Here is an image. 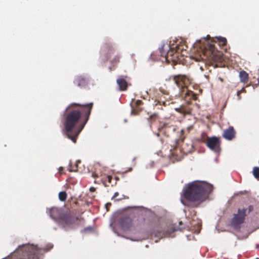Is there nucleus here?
<instances>
[{
	"label": "nucleus",
	"instance_id": "1",
	"mask_svg": "<svg viewBox=\"0 0 259 259\" xmlns=\"http://www.w3.org/2000/svg\"><path fill=\"white\" fill-rule=\"evenodd\" d=\"M93 106V103H73L66 108L64 114V134L74 143L89 120Z\"/></svg>",
	"mask_w": 259,
	"mask_h": 259
},
{
	"label": "nucleus",
	"instance_id": "2",
	"mask_svg": "<svg viewBox=\"0 0 259 259\" xmlns=\"http://www.w3.org/2000/svg\"><path fill=\"white\" fill-rule=\"evenodd\" d=\"M171 78L179 89V95L187 101L186 104L176 108V111L184 115L191 114L192 109L190 106L191 101L192 100H197L198 98L196 94L188 89V87L191 83L192 79L189 75L185 74L175 75Z\"/></svg>",
	"mask_w": 259,
	"mask_h": 259
},
{
	"label": "nucleus",
	"instance_id": "3",
	"mask_svg": "<svg viewBox=\"0 0 259 259\" xmlns=\"http://www.w3.org/2000/svg\"><path fill=\"white\" fill-rule=\"evenodd\" d=\"M213 189L212 185L202 182H193L183 190L182 194L181 202L186 205L184 200L192 202H198L199 204L204 201Z\"/></svg>",
	"mask_w": 259,
	"mask_h": 259
},
{
	"label": "nucleus",
	"instance_id": "4",
	"mask_svg": "<svg viewBox=\"0 0 259 259\" xmlns=\"http://www.w3.org/2000/svg\"><path fill=\"white\" fill-rule=\"evenodd\" d=\"M187 47L183 44L163 45L160 49V55L164 56L166 61L174 62H178L180 56H184L186 53Z\"/></svg>",
	"mask_w": 259,
	"mask_h": 259
},
{
	"label": "nucleus",
	"instance_id": "5",
	"mask_svg": "<svg viewBox=\"0 0 259 259\" xmlns=\"http://www.w3.org/2000/svg\"><path fill=\"white\" fill-rule=\"evenodd\" d=\"M101 57L104 62L109 61L113 67L120 62V55L109 43L105 44L101 48Z\"/></svg>",
	"mask_w": 259,
	"mask_h": 259
},
{
	"label": "nucleus",
	"instance_id": "6",
	"mask_svg": "<svg viewBox=\"0 0 259 259\" xmlns=\"http://www.w3.org/2000/svg\"><path fill=\"white\" fill-rule=\"evenodd\" d=\"M82 220L72 212L68 211L62 214L59 220V224L66 229H75L78 227Z\"/></svg>",
	"mask_w": 259,
	"mask_h": 259
},
{
	"label": "nucleus",
	"instance_id": "7",
	"mask_svg": "<svg viewBox=\"0 0 259 259\" xmlns=\"http://www.w3.org/2000/svg\"><path fill=\"white\" fill-rule=\"evenodd\" d=\"M203 54L206 58H211L216 62H221L224 60L222 53L215 51L214 45L211 44L207 45L203 51Z\"/></svg>",
	"mask_w": 259,
	"mask_h": 259
},
{
	"label": "nucleus",
	"instance_id": "8",
	"mask_svg": "<svg viewBox=\"0 0 259 259\" xmlns=\"http://www.w3.org/2000/svg\"><path fill=\"white\" fill-rule=\"evenodd\" d=\"M245 208H239L237 213L233 215L230 221V226L235 230H239L242 224L244 222L246 216Z\"/></svg>",
	"mask_w": 259,
	"mask_h": 259
},
{
	"label": "nucleus",
	"instance_id": "9",
	"mask_svg": "<svg viewBox=\"0 0 259 259\" xmlns=\"http://www.w3.org/2000/svg\"><path fill=\"white\" fill-rule=\"evenodd\" d=\"M206 146L213 152L219 153L221 151V141L216 137H207Z\"/></svg>",
	"mask_w": 259,
	"mask_h": 259
},
{
	"label": "nucleus",
	"instance_id": "10",
	"mask_svg": "<svg viewBox=\"0 0 259 259\" xmlns=\"http://www.w3.org/2000/svg\"><path fill=\"white\" fill-rule=\"evenodd\" d=\"M176 127L173 125H170L167 123L160 122L158 127V133L157 136L161 134L166 137H169L170 133L175 132Z\"/></svg>",
	"mask_w": 259,
	"mask_h": 259
},
{
	"label": "nucleus",
	"instance_id": "11",
	"mask_svg": "<svg viewBox=\"0 0 259 259\" xmlns=\"http://www.w3.org/2000/svg\"><path fill=\"white\" fill-rule=\"evenodd\" d=\"M90 82V80L89 78L83 76H77L74 80V83L80 88H87Z\"/></svg>",
	"mask_w": 259,
	"mask_h": 259
},
{
	"label": "nucleus",
	"instance_id": "12",
	"mask_svg": "<svg viewBox=\"0 0 259 259\" xmlns=\"http://www.w3.org/2000/svg\"><path fill=\"white\" fill-rule=\"evenodd\" d=\"M236 132L233 126H229L223 132V137L226 140H232L235 137Z\"/></svg>",
	"mask_w": 259,
	"mask_h": 259
},
{
	"label": "nucleus",
	"instance_id": "13",
	"mask_svg": "<svg viewBox=\"0 0 259 259\" xmlns=\"http://www.w3.org/2000/svg\"><path fill=\"white\" fill-rule=\"evenodd\" d=\"M120 224L124 230H128L133 226L132 219L129 217L122 218L120 220Z\"/></svg>",
	"mask_w": 259,
	"mask_h": 259
},
{
	"label": "nucleus",
	"instance_id": "14",
	"mask_svg": "<svg viewBox=\"0 0 259 259\" xmlns=\"http://www.w3.org/2000/svg\"><path fill=\"white\" fill-rule=\"evenodd\" d=\"M176 230L173 228H170L166 230H157L155 233V236L157 237L163 238L165 237H169L171 233L175 232Z\"/></svg>",
	"mask_w": 259,
	"mask_h": 259
},
{
	"label": "nucleus",
	"instance_id": "15",
	"mask_svg": "<svg viewBox=\"0 0 259 259\" xmlns=\"http://www.w3.org/2000/svg\"><path fill=\"white\" fill-rule=\"evenodd\" d=\"M125 77H126V76H125ZM116 82L120 91H124L127 90L128 84L123 76H120L117 79Z\"/></svg>",
	"mask_w": 259,
	"mask_h": 259
},
{
	"label": "nucleus",
	"instance_id": "16",
	"mask_svg": "<svg viewBox=\"0 0 259 259\" xmlns=\"http://www.w3.org/2000/svg\"><path fill=\"white\" fill-rule=\"evenodd\" d=\"M239 77L241 82L244 83L247 82L249 77L248 74L246 71L244 70L241 71L239 73Z\"/></svg>",
	"mask_w": 259,
	"mask_h": 259
},
{
	"label": "nucleus",
	"instance_id": "17",
	"mask_svg": "<svg viewBox=\"0 0 259 259\" xmlns=\"http://www.w3.org/2000/svg\"><path fill=\"white\" fill-rule=\"evenodd\" d=\"M216 40H214L215 42H218V44L220 46L224 47L226 45L227 39L225 37H218L215 38Z\"/></svg>",
	"mask_w": 259,
	"mask_h": 259
},
{
	"label": "nucleus",
	"instance_id": "18",
	"mask_svg": "<svg viewBox=\"0 0 259 259\" xmlns=\"http://www.w3.org/2000/svg\"><path fill=\"white\" fill-rule=\"evenodd\" d=\"M67 193L65 191H62L59 193V198L60 201H64L67 198Z\"/></svg>",
	"mask_w": 259,
	"mask_h": 259
},
{
	"label": "nucleus",
	"instance_id": "19",
	"mask_svg": "<svg viewBox=\"0 0 259 259\" xmlns=\"http://www.w3.org/2000/svg\"><path fill=\"white\" fill-rule=\"evenodd\" d=\"M253 175L257 179H259V167H254L253 169Z\"/></svg>",
	"mask_w": 259,
	"mask_h": 259
},
{
	"label": "nucleus",
	"instance_id": "20",
	"mask_svg": "<svg viewBox=\"0 0 259 259\" xmlns=\"http://www.w3.org/2000/svg\"><path fill=\"white\" fill-rule=\"evenodd\" d=\"M70 168H69V171H76L77 170V164H76L75 166H72V164L70 163Z\"/></svg>",
	"mask_w": 259,
	"mask_h": 259
},
{
	"label": "nucleus",
	"instance_id": "21",
	"mask_svg": "<svg viewBox=\"0 0 259 259\" xmlns=\"http://www.w3.org/2000/svg\"><path fill=\"white\" fill-rule=\"evenodd\" d=\"M157 115L156 114H153L151 115L148 119L149 122L151 123L152 121H154L155 119L156 118Z\"/></svg>",
	"mask_w": 259,
	"mask_h": 259
},
{
	"label": "nucleus",
	"instance_id": "22",
	"mask_svg": "<svg viewBox=\"0 0 259 259\" xmlns=\"http://www.w3.org/2000/svg\"><path fill=\"white\" fill-rule=\"evenodd\" d=\"M245 89H244V88H242L241 90L238 91L237 92V96H238V97L239 99H240V95L242 92H245Z\"/></svg>",
	"mask_w": 259,
	"mask_h": 259
},
{
	"label": "nucleus",
	"instance_id": "23",
	"mask_svg": "<svg viewBox=\"0 0 259 259\" xmlns=\"http://www.w3.org/2000/svg\"><path fill=\"white\" fill-rule=\"evenodd\" d=\"M112 177L111 176H107L106 177V181H108L109 183L111 182Z\"/></svg>",
	"mask_w": 259,
	"mask_h": 259
},
{
	"label": "nucleus",
	"instance_id": "24",
	"mask_svg": "<svg viewBox=\"0 0 259 259\" xmlns=\"http://www.w3.org/2000/svg\"><path fill=\"white\" fill-rule=\"evenodd\" d=\"M253 209V206L251 205H249L248 207V213L252 211Z\"/></svg>",
	"mask_w": 259,
	"mask_h": 259
},
{
	"label": "nucleus",
	"instance_id": "25",
	"mask_svg": "<svg viewBox=\"0 0 259 259\" xmlns=\"http://www.w3.org/2000/svg\"><path fill=\"white\" fill-rule=\"evenodd\" d=\"M63 167H60L59 169V172L61 174H62L64 173V171H63Z\"/></svg>",
	"mask_w": 259,
	"mask_h": 259
},
{
	"label": "nucleus",
	"instance_id": "26",
	"mask_svg": "<svg viewBox=\"0 0 259 259\" xmlns=\"http://www.w3.org/2000/svg\"><path fill=\"white\" fill-rule=\"evenodd\" d=\"M119 193L118 192H115L113 196V198H115L117 197V196H118Z\"/></svg>",
	"mask_w": 259,
	"mask_h": 259
},
{
	"label": "nucleus",
	"instance_id": "27",
	"mask_svg": "<svg viewBox=\"0 0 259 259\" xmlns=\"http://www.w3.org/2000/svg\"><path fill=\"white\" fill-rule=\"evenodd\" d=\"M90 191H91V192H94V191H95L96 189H95V188H94V187H91V188H90Z\"/></svg>",
	"mask_w": 259,
	"mask_h": 259
},
{
	"label": "nucleus",
	"instance_id": "28",
	"mask_svg": "<svg viewBox=\"0 0 259 259\" xmlns=\"http://www.w3.org/2000/svg\"><path fill=\"white\" fill-rule=\"evenodd\" d=\"M92 177L94 178H96V177H98V175L97 174H96V173H93L92 174Z\"/></svg>",
	"mask_w": 259,
	"mask_h": 259
},
{
	"label": "nucleus",
	"instance_id": "29",
	"mask_svg": "<svg viewBox=\"0 0 259 259\" xmlns=\"http://www.w3.org/2000/svg\"><path fill=\"white\" fill-rule=\"evenodd\" d=\"M219 80H220L221 82H223V81H224V80H223V78H221V77H219Z\"/></svg>",
	"mask_w": 259,
	"mask_h": 259
},
{
	"label": "nucleus",
	"instance_id": "30",
	"mask_svg": "<svg viewBox=\"0 0 259 259\" xmlns=\"http://www.w3.org/2000/svg\"><path fill=\"white\" fill-rule=\"evenodd\" d=\"M55 210V209L54 208H52L51 210H50V212H51L52 211H54Z\"/></svg>",
	"mask_w": 259,
	"mask_h": 259
},
{
	"label": "nucleus",
	"instance_id": "31",
	"mask_svg": "<svg viewBox=\"0 0 259 259\" xmlns=\"http://www.w3.org/2000/svg\"><path fill=\"white\" fill-rule=\"evenodd\" d=\"M163 104L164 106H166L165 102H163Z\"/></svg>",
	"mask_w": 259,
	"mask_h": 259
},
{
	"label": "nucleus",
	"instance_id": "32",
	"mask_svg": "<svg viewBox=\"0 0 259 259\" xmlns=\"http://www.w3.org/2000/svg\"><path fill=\"white\" fill-rule=\"evenodd\" d=\"M171 154H173V155H174V154H175V152H174H174H171Z\"/></svg>",
	"mask_w": 259,
	"mask_h": 259
},
{
	"label": "nucleus",
	"instance_id": "33",
	"mask_svg": "<svg viewBox=\"0 0 259 259\" xmlns=\"http://www.w3.org/2000/svg\"><path fill=\"white\" fill-rule=\"evenodd\" d=\"M109 69H110V70H112L111 67H110Z\"/></svg>",
	"mask_w": 259,
	"mask_h": 259
},
{
	"label": "nucleus",
	"instance_id": "34",
	"mask_svg": "<svg viewBox=\"0 0 259 259\" xmlns=\"http://www.w3.org/2000/svg\"><path fill=\"white\" fill-rule=\"evenodd\" d=\"M121 198H120V199H117L116 200H121Z\"/></svg>",
	"mask_w": 259,
	"mask_h": 259
}]
</instances>
